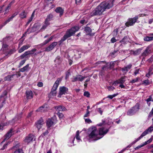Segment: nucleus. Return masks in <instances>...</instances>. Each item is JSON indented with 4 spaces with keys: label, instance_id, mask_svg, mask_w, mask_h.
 Listing matches in <instances>:
<instances>
[{
    "label": "nucleus",
    "instance_id": "1",
    "mask_svg": "<svg viewBox=\"0 0 153 153\" xmlns=\"http://www.w3.org/2000/svg\"><path fill=\"white\" fill-rule=\"evenodd\" d=\"M112 7V4L108 2H101L90 13L91 16L100 15L105 11L106 9H109Z\"/></svg>",
    "mask_w": 153,
    "mask_h": 153
},
{
    "label": "nucleus",
    "instance_id": "2",
    "mask_svg": "<svg viewBox=\"0 0 153 153\" xmlns=\"http://www.w3.org/2000/svg\"><path fill=\"white\" fill-rule=\"evenodd\" d=\"M79 29V28L78 27L76 26L68 30L65 35L60 41V42L61 43H62L65 40L68 38L73 36L76 31L78 30Z\"/></svg>",
    "mask_w": 153,
    "mask_h": 153
},
{
    "label": "nucleus",
    "instance_id": "3",
    "mask_svg": "<svg viewBox=\"0 0 153 153\" xmlns=\"http://www.w3.org/2000/svg\"><path fill=\"white\" fill-rule=\"evenodd\" d=\"M62 78H58L55 82L52 88L51 92L49 94L48 96L49 97H51L52 96H56V90L57 89L59 85L62 80Z\"/></svg>",
    "mask_w": 153,
    "mask_h": 153
},
{
    "label": "nucleus",
    "instance_id": "4",
    "mask_svg": "<svg viewBox=\"0 0 153 153\" xmlns=\"http://www.w3.org/2000/svg\"><path fill=\"white\" fill-rule=\"evenodd\" d=\"M90 129L91 132L88 135L90 138H93L94 140H97L101 138L98 137V132L96 127H92Z\"/></svg>",
    "mask_w": 153,
    "mask_h": 153
},
{
    "label": "nucleus",
    "instance_id": "5",
    "mask_svg": "<svg viewBox=\"0 0 153 153\" xmlns=\"http://www.w3.org/2000/svg\"><path fill=\"white\" fill-rule=\"evenodd\" d=\"M139 108V106L137 104L135 105L128 111L127 112V115L131 116L134 114L138 111Z\"/></svg>",
    "mask_w": 153,
    "mask_h": 153
},
{
    "label": "nucleus",
    "instance_id": "6",
    "mask_svg": "<svg viewBox=\"0 0 153 153\" xmlns=\"http://www.w3.org/2000/svg\"><path fill=\"white\" fill-rule=\"evenodd\" d=\"M138 18V16H136L134 18L129 19L125 23V25L127 27L133 25L136 22Z\"/></svg>",
    "mask_w": 153,
    "mask_h": 153
},
{
    "label": "nucleus",
    "instance_id": "7",
    "mask_svg": "<svg viewBox=\"0 0 153 153\" xmlns=\"http://www.w3.org/2000/svg\"><path fill=\"white\" fill-rule=\"evenodd\" d=\"M151 52L150 46H148L141 54V57H142L143 58H144L146 56H148Z\"/></svg>",
    "mask_w": 153,
    "mask_h": 153
},
{
    "label": "nucleus",
    "instance_id": "8",
    "mask_svg": "<svg viewBox=\"0 0 153 153\" xmlns=\"http://www.w3.org/2000/svg\"><path fill=\"white\" fill-rule=\"evenodd\" d=\"M36 50V49H34L30 51H27L25 52L24 54L20 56L21 59H23L27 56L34 53V52Z\"/></svg>",
    "mask_w": 153,
    "mask_h": 153
},
{
    "label": "nucleus",
    "instance_id": "9",
    "mask_svg": "<svg viewBox=\"0 0 153 153\" xmlns=\"http://www.w3.org/2000/svg\"><path fill=\"white\" fill-rule=\"evenodd\" d=\"M14 132L13 129L11 128L4 136V138L3 140V141H4L10 137L13 134Z\"/></svg>",
    "mask_w": 153,
    "mask_h": 153
},
{
    "label": "nucleus",
    "instance_id": "10",
    "mask_svg": "<svg viewBox=\"0 0 153 153\" xmlns=\"http://www.w3.org/2000/svg\"><path fill=\"white\" fill-rule=\"evenodd\" d=\"M57 44V43L56 42H53L46 48L45 51L49 52L52 50Z\"/></svg>",
    "mask_w": 153,
    "mask_h": 153
},
{
    "label": "nucleus",
    "instance_id": "11",
    "mask_svg": "<svg viewBox=\"0 0 153 153\" xmlns=\"http://www.w3.org/2000/svg\"><path fill=\"white\" fill-rule=\"evenodd\" d=\"M126 77L125 76L121 77L120 79L114 81L112 85H116L117 84L119 83L123 84L125 81V79Z\"/></svg>",
    "mask_w": 153,
    "mask_h": 153
},
{
    "label": "nucleus",
    "instance_id": "12",
    "mask_svg": "<svg viewBox=\"0 0 153 153\" xmlns=\"http://www.w3.org/2000/svg\"><path fill=\"white\" fill-rule=\"evenodd\" d=\"M34 136L32 134H29L26 137L24 140L25 143H27L32 141L34 138Z\"/></svg>",
    "mask_w": 153,
    "mask_h": 153
},
{
    "label": "nucleus",
    "instance_id": "13",
    "mask_svg": "<svg viewBox=\"0 0 153 153\" xmlns=\"http://www.w3.org/2000/svg\"><path fill=\"white\" fill-rule=\"evenodd\" d=\"M68 91V89L67 88L64 86L61 87L59 88V95L61 96L63 94H64Z\"/></svg>",
    "mask_w": 153,
    "mask_h": 153
},
{
    "label": "nucleus",
    "instance_id": "14",
    "mask_svg": "<svg viewBox=\"0 0 153 153\" xmlns=\"http://www.w3.org/2000/svg\"><path fill=\"white\" fill-rule=\"evenodd\" d=\"M25 94L27 99H30L33 98V94L32 91L30 90L26 91Z\"/></svg>",
    "mask_w": 153,
    "mask_h": 153
},
{
    "label": "nucleus",
    "instance_id": "15",
    "mask_svg": "<svg viewBox=\"0 0 153 153\" xmlns=\"http://www.w3.org/2000/svg\"><path fill=\"white\" fill-rule=\"evenodd\" d=\"M82 76L80 75H77L76 76L74 77L73 78L72 80V81L73 82H76L77 81L82 82Z\"/></svg>",
    "mask_w": 153,
    "mask_h": 153
},
{
    "label": "nucleus",
    "instance_id": "16",
    "mask_svg": "<svg viewBox=\"0 0 153 153\" xmlns=\"http://www.w3.org/2000/svg\"><path fill=\"white\" fill-rule=\"evenodd\" d=\"M108 131V129H106L105 130V128L103 127H102L100 129L99 132V134L100 135H104L106 134Z\"/></svg>",
    "mask_w": 153,
    "mask_h": 153
},
{
    "label": "nucleus",
    "instance_id": "17",
    "mask_svg": "<svg viewBox=\"0 0 153 153\" xmlns=\"http://www.w3.org/2000/svg\"><path fill=\"white\" fill-rule=\"evenodd\" d=\"M55 108L56 110L58 112L60 111H62L67 110L66 108L64 106L62 105H59L55 107Z\"/></svg>",
    "mask_w": 153,
    "mask_h": 153
},
{
    "label": "nucleus",
    "instance_id": "18",
    "mask_svg": "<svg viewBox=\"0 0 153 153\" xmlns=\"http://www.w3.org/2000/svg\"><path fill=\"white\" fill-rule=\"evenodd\" d=\"M84 30L88 34L91 36H93L94 35V33H91L92 30L89 27H85V28Z\"/></svg>",
    "mask_w": 153,
    "mask_h": 153
},
{
    "label": "nucleus",
    "instance_id": "19",
    "mask_svg": "<svg viewBox=\"0 0 153 153\" xmlns=\"http://www.w3.org/2000/svg\"><path fill=\"white\" fill-rule=\"evenodd\" d=\"M55 11L59 13L60 16H62L64 10L60 7H58L55 10Z\"/></svg>",
    "mask_w": 153,
    "mask_h": 153
},
{
    "label": "nucleus",
    "instance_id": "20",
    "mask_svg": "<svg viewBox=\"0 0 153 153\" xmlns=\"http://www.w3.org/2000/svg\"><path fill=\"white\" fill-rule=\"evenodd\" d=\"M30 47V46L28 45H24L18 51L19 53H21L24 51L25 50L27 49L28 48Z\"/></svg>",
    "mask_w": 153,
    "mask_h": 153
},
{
    "label": "nucleus",
    "instance_id": "21",
    "mask_svg": "<svg viewBox=\"0 0 153 153\" xmlns=\"http://www.w3.org/2000/svg\"><path fill=\"white\" fill-rule=\"evenodd\" d=\"M53 124V122L50 119H48L47 121V126L48 128L51 127Z\"/></svg>",
    "mask_w": 153,
    "mask_h": 153
},
{
    "label": "nucleus",
    "instance_id": "22",
    "mask_svg": "<svg viewBox=\"0 0 153 153\" xmlns=\"http://www.w3.org/2000/svg\"><path fill=\"white\" fill-rule=\"evenodd\" d=\"M29 65L28 64L23 68L20 69L19 71L21 72H24L25 71H28L29 69Z\"/></svg>",
    "mask_w": 153,
    "mask_h": 153
},
{
    "label": "nucleus",
    "instance_id": "23",
    "mask_svg": "<svg viewBox=\"0 0 153 153\" xmlns=\"http://www.w3.org/2000/svg\"><path fill=\"white\" fill-rule=\"evenodd\" d=\"M47 111L46 107H45L44 105L40 107L36 111H40L41 112H45Z\"/></svg>",
    "mask_w": 153,
    "mask_h": 153
},
{
    "label": "nucleus",
    "instance_id": "24",
    "mask_svg": "<svg viewBox=\"0 0 153 153\" xmlns=\"http://www.w3.org/2000/svg\"><path fill=\"white\" fill-rule=\"evenodd\" d=\"M132 65L130 64L127 66L122 68V70L123 71H126L127 72L129 69L131 68Z\"/></svg>",
    "mask_w": 153,
    "mask_h": 153
},
{
    "label": "nucleus",
    "instance_id": "25",
    "mask_svg": "<svg viewBox=\"0 0 153 153\" xmlns=\"http://www.w3.org/2000/svg\"><path fill=\"white\" fill-rule=\"evenodd\" d=\"M143 48L138 49L135 51H132V53L134 55H137L139 54L141 52V51L142 50Z\"/></svg>",
    "mask_w": 153,
    "mask_h": 153
},
{
    "label": "nucleus",
    "instance_id": "26",
    "mask_svg": "<svg viewBox=\"0 0 153 153\" xmlns=\"http://www.w3.org/2000/svg\"><path fill=\"white\" fill-rule=\"evenodd\" d=\"M50 24V23L49 22H47L45 21L44 25H43L40 30L42 31V30H45Z\"/></svg>",
    "mask_w": 153,
    "mask_h": 153
},
{
    "label": "nucleus",
    "instance_id": "27",
    "mask_svg": "<svg viewBox=\"0 0 153 153\" xmlns=\"http://www.w3.org/2000/svg\"><path fill=\"white\" fill-rule=\"evenodd\" d=\"M53 17V15L51 14H50L47 16L45 21L49 22L52 20Z\"/></svg>",
    "mask_w": 153,
    "mask_h": 153
},
{
    "label": "nucleus",
    "instance_id": "28",
    "mask_svg": "<svg viewBox=\"0 0 153 153\" xmlns=\"http://www.w3.org/2000/svg\"><path fill=\"white\" fill-rule=\"evenodd\" d=\"M15 75V74H11L8 75L7 76L5 77L4 78V80L10 81L11 80V79L13 78V76Z\"/></svg>",
    "mask_w": 153,
    "mask_h": 153
},
{
    "label": "nucleus",
    "instance_id": "29",
    "mask_svg": "<svg viewBox=\"0 0 153 153\" xmlns=\"http://www.w3.org/2000/svg\"><path fill=\"white\" fill-rule=\"evenodd\" d=\"M14 3V1H11L8 5L6 9H5V12L4 13V14H5L6 13H7L8 12V10L10 9L11 5Z\"/></svg>",
    "mask_w": 153,
    "mask_h": 153
},
{
    "label": "nucleus",
    "instance_id": "30",
    "mask_svg": "<svg viewBox=\"0 0 153 153\" xmlns=\"http://www.w3.org/2000/svg\"><path fill=\"white\" fill-rule=\"evenodd\" d=\"M128 41V37L125 36L122 40L120 41V42L121 43H126Z\"/></svg>",
    "mask_w": 153,
    "mask_h": 153
},
{
    "label": "nucleus",
    "instance_id": "31",
    "mask_svg": "<svg viewBox=\"0 0 153 153\" xmlns=\"http://www.w3.org/2000/svg\"><path fill=\"white\" fill-rule=\"evenodd\" d=\"M109 68H111L109 65V63H107L105 65L103 66L102 67V69L105 70H106Z\"/></svg>",
    "mask_w": 153,
    "mask_h": 153
},
{
    "label": "nucleus",
    "instance_id": "32",
    "mask_svg": "<svg viewBox=\"0 0 153 153\" xmlns=\"http://www.w3.org/2000/svg\"><path fill=\"white\" fill-rule=\"evenodd\" d=\"M27 13L25 11L22 12L19 15L20 18L22 19L25 18L26 17Z\"/></svg>",
    "mask_w": 153,
    "mask_h": 153
},
{
    "label": "nucleus",
    "instance_id": "33",
    "mask_svg": "<svg viewBox=\"0 0 153 153\" xmlns=\"http://www.w3.org/2000/svg\"><path fill=\"white\" fill-rule=\"evenodd\" d=\"M144 40L146 41H150L153 40V37L146 36L144 38Z\"/></svg>",
    "mask_w": 153,
    "mask_h": 153
},
{
    "label": "nucleus",
    "instance_id": "34",
    "mask_svg": "<svg viewBox=\"0 0 153 153\" xmlns=\"http://www.w3.org/2000/svg\"><path fill=\"white\" fill-rule=\"evenodd\" d=\"M148 133V132L146 131V130L144 131L141 135L138 138V139L140 140L141 138L143 137L144 136H145Z\"/></svg>",
    "mask_w": 153,
    "mask_h": 153
},
{
    "label": "nucleus",
    "instance_id": "35",
    "mask_svg": "<svg viewBox=\"0 0 153 153\" xmlns=\"http://www.w3.org/2000/svg\"><path fill=\"white\" fill-rule=\"evenodd\" d=\"M118 52V50H114L113 52L111 53V56L112 57H114L115 55L117 54Z\"/></svg>",
    "mask_w": 153,
    "mask_h": 153
},
{
    "label": "nucleus",
    "instance_id": "36",
    "mask_svg": "<svg viewBox=\"0 0 153 153\" xmlns=\"http://www.w3.org/2000/svg\"><path fill=\"white\" fill-rule=\"evenodd\" d=\"M36 123L41 125H42L44 123V121L42 118L40 119Z\"/></svg>",
    "mask_w": 153,
    "mask_h": 153
},
{
    "label": "nucleus",
    "instance_id": "37",
    "mask_svg": "<svg viewBox=\"0 0 153 153\" xmlns=\"http://www.w3.org/2000/svg\"><path fill=\"white\" fill-rule=\"evenodd\" d=\"M146 100L147 102L151 101H153V95L150 96Z\"/></svg>",
    "mask_w": 153,
    "mask_h": 153
},
{
    "label": "nucleus",
    "instance_id": "38",
    "mask_svg": "<svg viewBox=\"0 0 153 153\" xmlns=\"http://www.w3.org/2000/svg\"><path fill=\"white\" fill-rule=\"evenodd\" d=\"M14 153H24L22 149H19L16 150L14 152Z\"/></svg>",
    "mask_w": 153,
    "mask_h": 153
},
{
    "label": "nucleus",
    "instance_id": "39",
    "mask_svg": "<svg viewBox=\"0 0 153 153\" xmlns=\"http://www.w3.org/2000/svg\"><path fill=\"white\" fill-rule=\"evenodd\" d=\"M146 131L149 132H151L152 131H153V126H150L149 127L148 129H146Z\"/></svg>",
    "mask_w": 153,
    "mask_h": 153
},
{
    "label": "nucleus",
    "instance_id": "40",
    "mask_svg": "<svg viewBox=\"0 0 153 153\" xmlns=\"http://www.w3.org/2000/svg\"><path fill=\"white\" fill-rule=\"evenodd\" d=\"M70 75V71L68 70L66 73V76L65 77V79H67L69 77V75Z\"/></svg>",
    "mask_w": 153,
    "mask_h": 153
},
{
    "label": "nucleus",
    "instance_id": "41",
    "mask_svg": "<svg viewBox=\"0 0 153 153\" xmlns=\"http://www.w3.org/2000/svg\"><path fill=\"white\" fill-rule=\"evenodd\" d=\"M57 115H58V116H59V118L60 119H62V117H63V114L62 113H60L59 112H58L57 113Z\"/></svg>",
    "mask_w": 153,
    "mask_h": 153
},
{
    "label": "nucleus",
    "instance_id": "42",
    "mask_svg": "<svg viewBox=\"0 0 153 153\" xmlns=\"http://www.w3.org/2000/svg\"><path fill=\"white\" fill-rule=\"evenodd\" d=\"M139 79V78L138 77L135 79H132V80H131L130 81V82L131 83H133L136 82L138 81Z\"/></svg>",
    "mask_w": 153,
    "mask_h": 153
},
{
    "label": "nucleus",
    "instance_id": "43",
    "mask_svg": "<svg viewBox=\"0 0 153 153\" xmlns=\"http://www.w3.org/2000/svg\"><path fill=\"white\" fill-rule=\"evenodd\" d=\"M107 89L109 91H113L114 89L115 88L112 86H108L107 87Z\"/></svg>",
    "mask_w": 153,
    "mask_h": 153
},
{
    "label": "nucleus",
    "instance_id": "44",
    "mask_svg": "<svg viewBox=\"0 0 153 153\" xmlns=\"http://www.w3.org/2000/svg\"><path fill=\"white\" fill-rule=\"evenodd\" d=\"M90 95L88 91H85L84 93V95L87 97H89Z\"/></svg>",
    "mask_w": 153,
    "mask_h": 153
},
{
    "label": "nucleus",
    "instance_id": "45",
    "mask_svg": "<svg viewBox=\"0 0 153 153\" xmlns=\"http://www.w3.org/2000/svg\"><path fill=\"white\" fill-rule=\"evenodd\" d=\"M26 61V59H24L22 60L20 63H19V67H20L21 66L23 65L25 62V61Z\"/></svg>",
    "mask_w": 153,
    "mask_h": 153
},
{
    "label": "nucleus",
    "instance_id": "46",
    "mask_svg": "<svg viewBox=\"0 0 153 153\" xmlns=\"http://www.w3.org/2000/svg\"><path fill=\"white\" fill-rule=\"evenodd\" d=\"M36 127L37 128H38V130H39L41 128V126L40 124H39L37 123H36Z\"/></svg>",
    "mask_w": 153,
    "mask_h": 153
},
{
    "label": "nucleus",
    "instance_id": "47",
    "mask_svg": "<svg viewBox=\"0 0 153 153\" xmlns=\"http://www.w3.org/2000/svg\"><path fill=\"white\" fill-rule=\"evenodd\" d=\"M115 62H111L110 63H109V65L110 66L111 68H112L114 67L115 65Z\"/></svg>",
    "mask_w": 153,
    "mask_h": 153
},
{
    "label": "nucleus",
    "instance_id": "48",
    "mask_svg": "<svg viewBox=\"0 0 153 153\" xmlns=\"http://www.w3.org/2000/svg\"><path fill=\"white\" fill-rule=\"evenodd\" d=\"M86 111H87L86 113L85 114L84 116V117H88L89 115V114H90L89 111H88V110H86Z\"/></svg>",
    "mask_w": 153,
    "mask_h": 153
},
{
    "label": "nucleus",
    "instance_id": "49",
    "mask_svg": "<svg viewBox=\"0 0 153 153\" xmlns=\"http://www.w3.org/2000/svg\"><path fill=\"white\" fill-rule=\"evenodd\" d=\"M149 82L148 80H145L143 81V84L145 85H147L149 84Z\"/></svg>",
    "mask_w": 153,
    "mask_h": 153
},
{
    "label": "nucleus",
    "instance_id": "50",
    "mask_svg": "<svg viewBox=\"0 0 153 153\" xmlns=\"http://www.w3.org/2000/svg\"><path fill=\"white\" fill-rule=\"evenodd\" d=\"M140 69H138L135 70L134 72V74L135 75H136L137 74L139 73Z\"/></svg>",
    "mask_w": 153,
    "mask_h": 153
},
{
    "label": "nucleus",
    "instance_id": "51",
    "mask_svg": "<svg viewBox=\"0 0 153 153\" xmlns=\"http://www.w3.org/2000/svg\"><path fill=\"white\" fill-rule=\"evenodd\" d=\"M152 70L149 69V73L146 74V76L147 77H149L150 75L152 74V73H151Z\"/></svg>",
    "mask_w": 153,
    "mask_h": 153
},
{
    "label": "nucleus",
    "instance_id": "52",
    "mask_svg": "<svg viewBox=\"0 0 153 153\" xmlns=\"http://www.w3.org/2000/svg\"><path fill=\"white\" fill-rule=\"evenodd\" d=\"M12 19H13L10 17L7 20L5 21V22H4V24H6L7 23L10 22V21L12 20Z\"/></svg>",
    "mask_w": 153,
    "mask_h": 153
},
{
    "label": "nucleus",
    "instance_id": "53",
    "mask_svg": "<svg viewBox=\"0 0 153 153\" xmlns=\"http://www.w3.org/2000/svg\"><path fill=\"white\" fill-rule=\"evenodd\" d=\"M12 19H13L10 17L7 20L5 21V22H4V24H6L7 23L10 22V21L12 20Z\"/></svg>",
    "mask_w": 153,
    "mask_h": 153
},
{
    "label": "nucleus",
    "instance_id": "54",
    "mask_svg": "<svg viewBox=\"0 0 153 153\" xmlns=\"http://www.w3.org/2000/svg\"><path fill=\"white\" fill-rule=\"evenodd\" d=\"M105 121H102V123H100L97 125L99 126H101L102 125H105Z\"/></svg>",
    "mask_w": 153,
    "mask_h": 153
},
{
    "label": "nucleus",
    "instance_id": "55",
    "mask_svg": "<svg viewBox=\"0 0 153 153\" xmlns=\"http://www.w3.org/2000/svg\"><path fill=\"white\" fill-rule=\"evenodd\" d=\"M7 143L4 144L3 145V147L1 149V150H3L5 149L6 148H7Z\"/></svg>",
    "mask_w": 153,
    "mask_h": 153
},
{
    "label": "nucleus",
    "instance_id": "56",
    "mask_svg": "<svg viewBox=\"0 0 153 153\" xmlns=\"http://www.w3.org/2000/svg\"><path fill=\"white\" fill-rule=\"evenodd\" d=\"M87 22L84 19L81 20L80 21V23L82 24H86Z\"/></svg>",
    "mask_w": 153,
    "mask_h": 153
},
{
    "label": "nucleus",
    "instance_id": "57",
    "mask_svg": "<svg viewBox=\"0 0 153 153\" xmlns=\"http://www.w3.org/2000/svg\"><path fill=\"white\" fill-rule=\"evenodd\" d=\"M116 39L114 37L112 38L111 40V41L112 43H114L116 42Z\"/></svg>",
    "mask_w": 153,
    "mask_h": 153
},
{
    "label": "nucleus",
    "instance_id": "58",
    "mask_svg": "<svg viewBox=\"0 0 153 153\" xmlns=\"http://www.w3.org/2000/svg\"><path fill=\"white\" fill-rule=\"evenodd\" d=\"M43 84L42 82H39L37 84V86L39 87H42L43 86Z\"/></svg>",
    "mask_w": 153,
    "mask_h": 153
},
{
    "label": "nucleus",
    "instance_id": "59",
    "mask_svg": "<svg viewBox=\"0 0 153 153\" xmlns=\"http://www.w3.org/2000/svg\"><path fill=\"white\" fill-rule=\"evenodd\" d=\"M18 14V12H16L13 14L12 15L11 17L12 19H13L14 17H15Z\"/></svg>",
    "mask_w": 153,
    "mask_h": 153
},
{
    "label": "nucleus",
    "instance_id": "60",
    "mask_svg": "<svg viewBox=\"0 0 153 153\" xmlns=\"http://www.w3.org/2000/svg\"><path fill=\"white\" fill-rule=\"evenodd\" d=\"M85 122L89 123L92 122L89 119H85Z\"/></svg>",
    "mask_w": 153,
    "mask_h": 153
},
{
    "label": "nucleus",
    "instance_id": "61",
    "mask_svg": "<svg viewBox=\"0 0 153 153\" xmlns=\"http://www.w3.org/2000/svg\"><path fill=\"white\" fill-rule=\"evenodd\" d=\"M50 41H49V40L48 39L46 40H45L43 42V45H45L46 44L48 43Z\"/></svg>",
    "mask_w": 153,
    "mask_h": 153
},
{
    "label": "nucleus",
    "instance_id": "62",
    "mask_svg": "<svg viewBox=\"0 0 153 153\" xmlns=\"http://www.w3.org/2000/svg\"><path fill=\"white\" fill-rule=\"evenodd\" d=\"M149 62H151L153 61V56H152L149 59Z\"/></svg>",
    "mask_w": 153,
    "mask_h": 153
},
{
    "label": "nucleus",
    "instance_id": "63",
    "mask_svg": "<svg viewBox=\"0 0 153 153\" xmlns=\"http://www.w3.org/2000/svg\"><path fill=\"white\" fill-rule=\"evenodd\" d=\"M5 125L0 124V130H3V127Z\"/></svg>",
    "mask_w": 153,
    "mask_h": 153
},
{
    "label": "nucleus",
    "instance_id": "64",
    "mask_svg": "<svg viewBox=\"0 0 153 153\" xmlns=\"http://www.w3.org/2000/svg\"><path fill=\"white\" fill-rule=\"evenodd\" d=\"M153 114V107L149 114V117H151L152 115Z\"/></svg>",
    "mask_w": 153,
    "mask_h": 153
}]
</instances>
